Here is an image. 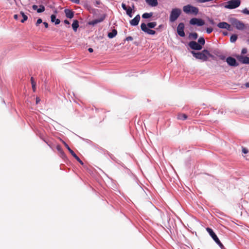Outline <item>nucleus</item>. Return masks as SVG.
Here are the masks:
<instances>
[{
  "label": "nucleus",
  "mask_w": 249,
  "mask_h": 249,
  "mask_svg": "<svg viewBox=\"0 0 249 249\" xmlns=\"http://www.w3.org/2000/svg\"><path fill=\"white\" fill-rule=\"evenodd\" d=\"M191 53L193 56L196 59H200L203 61H206L208 60L207 53H208V51L207 50L204 49L200 52L197 53L194 51H192Z\"/></svg>",
  "instance_id": "nucleus-1"
},
{
  "label": "nucleus",
  "mask_w": 249,
  "mask_h": 249,
  "mask_svg": "<svg viewBox=\"0 0 249 249\" xmlns=\"http://www.w3.org/2000/svg\"><path fill=\"white\" fill-rule=\"evenodd\" d=\"M183 11L187 14H194L196 15L198 13V9L191 5L188 4L183 6Z\"/></svg>",
  "instance_id": "nucleus-2"
},
{
  "label": "nucleus",
  "mask_w": 249,
  "mask_h": 249,
  "mask_svg": "<svg viewBox=\"0 0 249 249\" xmlns=\"http://www.w3.org/2000/svg\"><path fill=\"white\" fill-rule=\"evenodd\" d=\"M206 231L209 233L210 235L213 239V240L215 242V243L219 245V246L220 247V248L221 249H225L224 246L221 243L220 241L219 240L218 238L217 237L215 233L213 232V230L211 228L208 227L206 228Z\"/></svg>",
  "instance_id": "nucleus-3"
},
{
  "label": "nucleus",
  "mask_w": 249,
  "mask_h": 249,
  "mask_svg": "<svg viewBox=\"0 0 249 249\" xmlns=\"http://www.w3.org/2000/svg\"><path fill=\"white\" fill-rule=\"evenodd\" d=\"M240 4V0H231L226 2L224 7L229 9H234L239 7Z\"/></svg>",
  "instance_id": "nucleus-4"
},
{
  "label": "nucleus",
  "mask_w": 249,
  "mask_h": 249,
  "mask_svg": "<svg viewBox=\"0 0 249 249\" xmlns=\"http://www.w3.org/2000/svg\"><path fill=\"white\" fill-rule=\"evenodd\" d=\"M181 13V10L179 8H174L172 10L170 15V21L174 22L176 20Z\"/></svg>",
  "instance_id": "nucleus-5"
},
{
  "label": "nucleus",
  "mask_w": 249,
  "mask_h": 249,
  "mask_svg": "<svg viewBox=\"0 0 249 249\" xmlns=\"http://www.w3.org/2000/svg\"><path fill=\"white\" fill-rule=\"evenodd\" d=\"M232 24L238 30H243L245 28V24L237 19L234 18L232 20Z\"/></svg>",
  "instance_id": "nucleus-6"
},
{
  "label": "nucleus",
  "mask_w": 249,
  "mask_h": 249,
  "mask_svg": "<svg viewBox=\"0 0 249 249\" xmlns=\"http://www.w3.org/2000/svg\"><path fill=\"white\" fill-rule=\"evenodd\" d=\"M190 24L191 25H197L198 26H201L205 24V22L201 18H193L190 20Z\"/></svg>",
  "instance_id": "nucleus-7"
},
{
  "label": "nucleus",
  "mask_w": 249,
  "mask_h": 249,
  "mask_svg": "<svg viewBox=\"0 0 249 249\" xmlns=\"http://www.w3.org/2000/svg\"><path fill=\"white\" fill-rule=\"evenodd\" d=\"M64 145L65 147L67 148V149L69 150V151L70 152V153L71 154V155L82 165L84 164V163L83 161L79 159V158L75 154V153L73 152V150H72L70 147L69 146V145L65 142H63Z\"/></svg>",
  "instance_id": "nucleus-8"
},
{
  "label": "nucleus",
  "mask_w": 249,
  "mask_h": 249,
  "mask_svg": "<svg viewBox=\"0 0 249 249\" xmlns=\"http://www.w3.org/2000/svg\"><path fill=\"white\" fill-rule=\"evenodd\" d=\"M189 46L192 49L195 50H200L202 48L201 45L194 41H190L189 43Z\"/></svg>",
  "instance_id": "nucleus-9"
},
{
  "label": "nucleus",
  "mask_w": 249,
  "mask_h": 249,
  "mask_svg": "<svg viewBox=\"0 0 249 249\" xmlns=\"http://www.w3.org/2000/svg\"><path fill=\"white\" fill-rule=\"evenodd\" d=\"M141 28L142 31L149 35H155L156 33L154 30L148 29L147 27L146 24L144 23L141 24Z\"/></svg>",
  "instance_id": "nucleus-10"
},
{
  "label": "nucleus",
  "mask_w": 249,
  "mask_h": 249,
  "mask_svg": "<svg viewBox=\"0 0 249 249\" xmlns=\"http://www.w3.org/2000/svg\"><path fill=\"white\" fill-rule=\"evenodd\" d=\"M184 25L183 23H180L177 27V32L178 35L184 37L185 36V33L184 32Z\"/></svg>",
  "instance_id": "nucleus-11"
},
{
  "label": "nucleus",
  "mask_w": 249,
  "mask_h": 249,
  "mask_svg": "<svg viewBox=\"0 0 249 249\" xmlns=\"http://www.w3.org/2000/svg\"><path fill=\"white\" fill-rule=\"evenodd\" d=\"M226 62L227 63L231 66H238V63H237L235 58L229 56L226 59Z\"/></svg>",
  "instance_id": "nucleus-12"
},
{
  "label": "nucleus",
  "mask_w": 249,
  "mask_h": 249,
  "mask_svg": "<svg viewBox=\"0 0 249 249\" xmlns=\"http://www.w3.org/2000/svg\"><path fill=\"white\" fill-rule=\"evenodd\" d=\"M106 16L105 15L101 16L100 18L92 20L89 22V25H95V24L102 22L105 18Z\"/></svg>",
  "instance_id": "nucleus-13"
},
{
  "label": "nucleus",
  "mask_w": 249,
  "mask_h": 249,
  "mask_svg": "<svg viewBox=\"0 0 249 249\" xmlns=\"http://www.w3.org/2000/svg\"><path fill=\"white\" fill-rule=\"evenodd\" d=\"M238 60L243 64H249V57L247 56H244L239 55L237 56Z\"/></svg>",
  "instance_id": "nucleus-14"
},
{
  "label": "nucleus",
  "mask_w": 249,
  "mask_h": 249,
  "mask_svg": "<svg viewBox=\"0 0 249 249\" xmlns=\"http://www.w3.org/2000/svg\"><path fill=\"white\" fill-rule=\"evenodd\" d=\"M140 18V15H137L133 19L130 21V24L132 26H136L138 25Z\"/></svg>",
  "instance_id": "nucleus-15"
},
{
  "label": "nucleus",
  "mask_w": 249,
  "mask_h": 249,
  "mask_svg": "<svg viewBox=\"0 0 249 249\" xmlns=\"http://www.w3.org/2000/svg\"><path fill=\"white\" fill-rule=\"evenodd\" d=\"M145 1L147 4L152 7H155L158 4L157 0H145Z\"/></svg>",
  "instance_id": "nucleus-16"
},
{
  "label": "nucleus",
  "mask_w": 249,
  "mask_h": 249,
  "mask_svg": "<svg viewBox=\"0 0 249 249\" xmlns=\"http://www.w3.org/2000/svg\"><path fill=\"white\" fill-rule=\"evenodd\" d=\"M65 13L66 14V16L69 18H72L74 16V13L69 9H65Z\"/></svg>",
  "instance_id": "nucleus-17"
},
{
  "label": "nucleus",
  "mask_w": 249,
  "mask_h": 249,
  "mask_svg": "<svg viewBox=\"0 0 249 249\" xmlns=\"http://www.w3.org/2000/svg\"><path fill=\"white\" fill-rule=\"evenodd\" d=\"M217 27L221 29H227L229 28V24L226 22H221L217 24Z\"/></svg>",
  "instance_id": "nucleus-18"
},
{
  "label": "nucleus",
  "mask_w": 249,
  "mask_h": 249,
  "mask_svg": "<svg viewBox=\"0 0 249 249\" xmlns=\"http://www.w3.org/2000/svg\"><path fill=\"white\" fill-rule=\"evenodd\" d=\"M51 19L52 22H55V24L57 25L60 23V20L56 18V16L54 15H52L51 16Z\"/></svg>",
  "instance_id": "nucleus-19"
},
{
  "label": "nucleus",
  "mask_w": 249,
  "mask_h": 249,
  "mask_svg": "<svg viewBox=\"0 0 249 249\" xmlns=\"http://www.w3.org/2000/svg\"><path fill=\"white\" fill-rule=\"evenodd\" d=\"M79 27V22L77 20H74L72 24V28L74 32H76Z\"/></svg>",
  "instance_id": "nucleus-20"
},
{
  "label": "nucleus",
  "mask_w": 249,
  "mask_h": 249,
  "mask_svg": "<svg viewBox=\"0 0 249 249\" xmlns=\"http://www.w3.org/2000/svg\"><path fill=\"white\" fill-rule=\"evenodd\" d=\"M117 34V32L116 30L114 29L112 30V31L111 32L108 33L107 36L109 38H112L115 37L116 36Z\"/></svg>",
  "instance_id": "nucleus-21"
},
{
  "label": "nucleus",
  "mask_w": 249,
  "mask_h": 249,
  "mask_svg": "<svg viewBox=\"0 0 249 249\" xmlns=\"http://www.w3.org/2000/svg\"><path fill=\"white\" fill-rule=\"evenodd\" d=\"M177 118L178 120H185L187 118V116L184 113H179L178 114Z\"/></svg>",
  "instance_id": "nucleus-22"
},
{
  "label": "nucleus",
  "mask_w": 249,
  "mask_h": 249,
  "mask_svg": "<svg viewBox=\"0 0 249 249\" xmlns=\"http://www.w3.org/2000/svg\"><path fill=\"white\" fill-rule=\"evenodd\" d=\"M21 17L22 18V19L20 20V22L22 23H24L26 20H27L28 17L26 15L24 14L23 12H20V13Z\"/></svg>",
  "instance_id": "nucleus-23"
},
{
  "label": "nucleus",
  "mask_w": 249,
  "mask_h": 249,
  "mask_svg": "<svg viewBox=\"0 0 249 249\" xmlns=\"http://www.w3.org/2000/svg\"><path fill=\"white\" fill-rule=\"evenodd\" d=\"M152 13H145L142 15V18H148L152 16Z\"/></svg>",
  "instance_id": "nucleus-24"
},
{
  "label": "nucleus",
  "mask_w": 249,
  "mask_h": 249,
  "mask_svg": "<svg viewBox=\"0 0 249 249\" xmlns=\"http://www.w3.org/2000/svg\"><path fill=\"white\" fill-rule=\"evenodd\" d=\"M157 25L156 22H149L147 23L146 26L150 28H153Z\"/></svg>",
  "instance_id": "nucleus-25"
},
{
  "label": "nucleus",
  "mask_w": 249,
  "mask_h": 249,
  "mask_svg": "<svg viewBox=\"0 0 249 249\" xmlns=\"http://www.w3.org/2000/svg\"><path fill=\"white\" fill-rule=\"evenodd\" d=\"M127 15L130 18L132 17V9L130 7H129L126 10Z\"/></svg>",
  "instance_id": "nucleus-26"
},
{
  "label": "nucleus",
  "mask_w": 249,
  "mask_h": 249,
  "mask_svg": "<svg viewBox=\"0 0 249 249\" xmlns=\"http://www.w3.org/2000/svg\"><path fill=\"white\" fill-rule=\"evenodd\" d=\"M237 39V36L235 34L232 35L230 37V41L231 42H234Z\"/></svg>",
  "instance_id": "nucleus-27"
},
{
  "label": "nucleus",
  "mask_w": 249,
  "mask_h": 249,
  "mask_svg": "<svg viewBox=\"0 0 249 249\" xmlns=\"http://www.w3.org/2000/svg\"><path fill=\"white\" fill-rule=\"evenodd\" d=\"M198 43L200 45H204L205 43V39L203 37H201L198 40Z\"/></svg>",
  "instance_id": "nucleus-28"
},
{
  "label": "nucleus",
  "mask_w": 249,
  "mask_h": 249,
  "mask_svg": "<svg viewBox=\"0 0 249 249\" xmlns=\"http://www.w3.org/2000/svg\"><path fill=\"white\" fill-rule=\"evenodd\" d=\"M45 11V7L42 5H39V8L37 9V13H42Z\"/></svg>",
  "instance_id": "nucleus-29"
},
{
  "label": "nucleus",
  "mask_w": 249,
  "mask_h": 249,
  "mask_svg": "<svg viewBox=\"0 0 249 249\" xmlns=\"http://www.w3.org/2000/svg\"><path fill=\"white\" fill-rule=\"evenodd\" d=\"M190 36L194 39H196L198 37V35L196 33H191L190 35Z\"/></svg>",
  "instance_id": "nucleus-30"
},
{
  "label": "nucleus",
  "mask_w": 249,
  "mask_h": 249,
  "mask_svg": "<svg viewBox=\"0 0 249 249\" xmlns=\"http://www.w3.org/2000/svg\"><path fill=\"white\" fill-rule=\"evenodd\" d=\"M207 57L208 58V57H211L213 59H215V56L214 55H213V54H211L209 52V51H208V53H207Z\"/></svg>",
  "instance_id": "nucleus-31"
},
{
  "label": "nucleus",
  "mask_w": 249,
  "mask_h": 249,
  "mask_svg": "<svg viewBox=\"0 0 249 249\" xmlns=\"http://www.w3.org/2000/svg\"><path fill=\"white\" fill-rule=\"evenodd\" d=\"M242 152L244 154H247L249 152V150L246 147H242Z\"/></svg>",
  "instance_id": "nucleus-32"
},
{
  "label": "nucleus",
  "mask_w": 249,
  "mask_h": 249,
  "mask_svg": "<svg viewBox=\"0 0 249 249\" xmlns=\"http://www.w3.org/2000/svg\"><path fill=\"white\" fill-rule=\"evenodd\" d=\"M242 12L245 14L249 15V10L247 8L243 9Z\"/></svg>",
  "instance_id": "nucleus-33"
},
{
  "label": "nucleus",
  "mask_w": 249,
  "mask_h": 249,
  "mask_svg": "<svg viewBox=\"0 0 249 249\" xmlns=\"http://www.w3.org/2000/svg\"><path fill=\"white\" fill-rule=\"evenodd\" d=\"M14 18L16 20H18L21 18L20 14L19 15L16 14L14 16Z\"/></svg>",
  "instance_id": "nucleus-34"
},
{
  "label": "nucleus",
  "mask_w": 249,
  "mask_h": 249,
  "mask_svg": "<svg viewBox=\"0 0 249 249\" xmlns=\"http://www.w3.org/2000/svg\"><path fill=\"white\" fill-rule=\"evenodd\" d=\"M213 31V29L212 28H207L206 29V32L208 34L211 33Z\"/></svg>",
  "instance_id": "nucleus-35"
},
{
  "label": "nucleus",
  "mask_w": 249,
  "mask_h": 249,
  "mask_svg": "<svg viewBox=\"0 0 249 249\" xmlns=\"http://www.w3.org/2000/svg\"><path fill=\"white\" fill-rule=\"evenodd\" d=\"M42 22V20L41 18H38L36 22V25L38 26L39 24Z\"/></svg>",
  "instance_id": "nucleus-36"
},
{
  "label": "nucleus",
  "mask_w": 249,
  "mask_h": 249,
  "mask_svg": "<svg viewBox=\"0 0 249 249\" xmlns=\"http://www.w3.org/2000/svg\"><path fill=\"white\" fill-rule=\"evenodd\" d=\"M208 21H209V22L212 24V25H214V20L211 18H208Z\"/></svg>",
  "instance_id": "nucleus-37"
},
{
  "label": "nucleus",
  "mask_w": 249,
  "mask_h": 249,
  "mask_svg": "<svg viewBox=\"0 0 249 249\" xmlns=\"http://www.w3.org/2000/svg\"><path fill=\"white\" fill-rule=\"evenodd\" d=\"M133 38L132 36H128L125 38V40L127 41H132L133 40Z\"/></svg>",
  "instance_id": "nucleus-38"
},
{
  "label": "nucleus",
  "mask_w": 249,
  "mask_h": 249,
  "mask_svg": "<svg viewBox=\"0 0 249 249\" xmlns=\"http://www.w3.org/2000/svg\"><path fill=\"white\" fill-rule=\"evenodd\" d=\"M122 7L123 9L124 10H126L127 9L126 5L124 3H123L122 4Z\"/></svg>",
  "instance_id": "nucleus-39"
},
{
  "label": "nucleus",
  "mask_w": 249,
  "mask_h": 249,
  "mask_svg": "<svg viewBox=\"0 0 249 249\" xmlns=\"http://www.w3.org/2000/svg\"><path fill=\"white\" fill-rule=\"evenodd\" d=\"M247 53V49L246 48H244L242 50V54H245Z\"/></svg>",
  "instance_id": "nucleus-40"
},
{
  "label": "nucleus",
  "mask_w": 249,
  "mask_h": 249,
  "mask_svg": "<svg viewBox=\"0 0 249 249\" xmlns=\"http://www.w3.org/2000/svg\"><path fill=\"white\" fill-rule=\"evenodd\" d=\"M32 8H33V10L37 11V9H38L37 8V6L36 5H33V6H32Z\"/></svg>",
  "instance_id": "nucleus-41"
},
{
  "label": "nucleus",
  "mask_w": 249,
  "mask_h": 249,
  "mask_svg": "<svg viewBox=\"0 0 249 249\" xmlns=\"http://www.w3.org/2000/svg\"><path fill=\"white\" fill-rule=\"evenodd\" d=\"M32 86L33 90L35 92L36 91V84H33V85H32Z\"/></svg>",
  "instance_id": "nucleus-42"
},
{
  "label": "nucleus",
  "mask_w": 249,
  "mask_h": 249,
  "mask_svg": "<svg viewBox=\"0 0 249 249\" xmlns=\"http://www.w3.org/2000/svg\"><path fill=\"white\" fill-rule=\"evenodd\" d=\"M219 58H220V59L222 60H224L225 59V57L224 56V55H220L219 56Z\"/></svg>",
  "instance_id": "nucleus-43"
},
{
  "label": "nucleus",
  "mask_w": 249,
  "mask_h": 249,
  "mask_svg": "<svg viewBox=\"0 0 249 249\" xmlns=\"http://www.w3.org/2000/svg\"><path fill=\"white\" fill-rule=\"evenodd\" d=\"M43 24L44 25L45 28H47L48 27V23H47L46 22H43Z\"/></svg>",
  "instance_id": "nucleus-44"
},
{
  "label": "nucleus",
  "mask_w": 249,
  "mask_h": 249,
  "mask_svg": "<svg viewBox=\"0 0 249 249\" xmlns=\"http://www.w3.org/2000/svg\"><path fill=\"white\" fill-rule=\"evenodd\" d=\"M31 81L32 85H33V84H36V82L34 81L33 77H31Z\"/></svg>",
  "instance_id": "nucleus-45"
},
{
  "label": "nucleus",
  "mask_w": 249,
  "mask_h": 249,
  "mask_svg": "<svg viewBox=\"0 0 249 249\" xmlns=\"http://www.w3.org/2000/svg\"><path fill=\"white\" fill-rule=\"evenodd\" d=\"M88 51L90 52V53H92L93 52V50L92 48H89L88 49Z\"/></svg>",
  "instance_id": "nucleus-46"
},
{
  "label": "nucleus",
  "mask_w": 249,
  "mask_h": 249,
  "mask_svg": "<svg viewBox=\"0 0 249 249\" xmlns=\"http://www.w3.org/2000/svg\"><path fill=\"white\" fill-rule=\"evenodd\" d=\"M226 29L229 30V31H232V28L231 27V26L230 24H229V28H227Z\"/></svg>",
  "instance_id": "nucleus-47"
},
{
  "label": "nucleus",
  "mask_w": 249,
  "mask_h": 249,
  "mask_svg": "<svg viewBox=\"0 0 249 249\" xmlns=\"http://www.w3.org/2000/svg\"><path fill=\"white\" fill-rule=\"evenodd\" d=\"M64 23L66 24H70V22L68 20H64Z\"/></svg>",
  "instance_id": "nucleus-48"
},
{
  "label": "nucleus",
  "mask_w": 249,
  "mask_h": 249,
  "mask_svg": "<svg viewBox=\"0 0 249 249\" xmlns=\"http://www.w3.org/2000/svg\"><path fill=\"white\" fill-rule=\"evenodd\" d=\"M40 101V99L38 97L36 98V103L37 104Z\"/></svg>",
  "instance_id": "nucleus-49"
},
{
  "label": "nucleus",
  "mask_w": 249,
  "mask_h": 249,
  "mask_svg": "<svg viewBox=\"0 0 249 249\" xmlns=\"http://www.w3.org/2000/svg\"><path fill=\"white\" fill-rule=\"evenodd\" d=\"M96 4L97 5H98V4H100V1H96Z\"/></svg>",
  "instance_id": "nucleus-50"
},
{
  "label": "nucleus",
  "mask_w": 249,
  "mask_h": 249,
  "mask_svg": "<svg viewBox=\"0 0 249 249\" xmlns=\"http://www.w3.org/2000/svg\"><path fill=\"white\" fill-rule=\"evenodd\" d=\"M246 86L247 87V88H249V82H248L246 84Z\"/></svg>",
  "instance_id": "nucleus-51"
},
{
  "label": "nucleus",
  "mask_w": 249,
  "mask_h": 249,
  "mask_svg": "<svg viewBox=\"0 0 249 249\" xmlns=\"http://www.w3.org/2000/svg\"><path fill=\"white\" fill-rule=\"evenodd\" d=\"M223 35H225V36H226L228 35V33L227 32H223Z\"/></svg>",
  "instance_id": "nucleus-52"
},
{
  "label": "nucleus",
  "mask_w": 249,
  "mask_h": 249,
  "mask_svg": "<svg viewBox=\"0 0 249 249\" xmlns=\"http://www.w3.org/2000/svg\"><path fill=\"white\" fill-rule=\"evenodd\" d=\"M247 42L249 43V38L248 39Z\"/></svg>",
  "instance_id": "nucleus-53"
}]
</instances>
